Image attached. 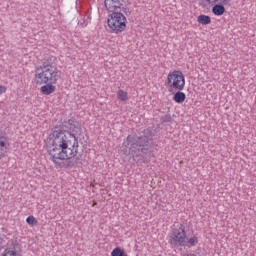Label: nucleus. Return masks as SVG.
Here are the masks:
<instances>
[{
    "instance_id": "nucleus-6",
    "label": "nucleus",
    "mask_w": 256,
    "mask_h": 256,
    "mask_svg": "<svg viewBox=\"0 0 256 256\" xmlns=\"http://www.w3.org/2000/svg\"><path fill=\"white\" fill-rule=\"evenodd\" d=\"M208 5H214L212 7V13L216 17L225 15V6L229 5L233 0H204Z\"/></svg>"
},
{
    "instance_id": "nucleus-5",
    "label": "nucleus",
    "mask_w": 256,
    "mask_h": 256,
    "mask_svg": "<svg viewBox=\"0 0 256 256\" xmlns=\"http://www.w3.org/2000/svg\"><path fill=\"white\" fill-rule=\"evenodd\" d=\"M170 243L178 247H187V234L185 233V226L180 224L173 230Z\"/></svg>"
},
{
    "instance_id": "nucleus-10",
    "label": "nucleus",
    "mask_w": 256,
    "mask_h": 256,
    "mask_svg": "<svg viewBox=\"0 0 256 256\" xmlns=\"http://www.w3.org/2000/svg\"><path fill=\"white\" fill-rule=\"evenodd\" d=\"M197 22H198L200 25H210V23H211V17L208 16V15H205V14L199 15V16L197 17Z\"/></svg>"
},
{
    "instance_id": "nucleus-17",
    "label": "nucleus",
    "mask_w": 256,
    "mask_h": 256,
    "mask_svg": "<svg viewBox=\"0 0 256 256\" xmlns=\"http://www.w3.org/2000/svg\"><path fill=\"white\" fill-rule=\"evenodd\" d=\"M184 256H197L195 254H185Z\"/></svg>"
},
{
    "instance_id": "nucleus-19",
    "label": "nucleus",
    "mask_w": 256,
    "mask_h": 256,
    "mask_svg": "<svg viewBox=\"0 0 256 256\" xmlns=\"http://www.w3.org/2000/svg\"><path fill=\"white\" fill-rule=\"evenodd\" d=\"M95 205H97V202H94L93 205H92V207H95Z\"/></svg>"
},
{
    "instance_id": "nucleus-7",
    "label": "nucleus",
    "mask_w": 256,
    "mask_h": 256,
    "mask_svg": "<svg viewBox=\"0 0 256 256\" xmlns=\"http://www.w3.org/2000/svg\"><path fill=\"white\" fill-rule=\"evenodd\" d=\"M104 5L109 13L119 12L122 6L119 0H104Z\"/></svg>"
},
{
    "instance_id": "nucleus-3",
    "label": "nucleus",
    "mask_w": 256,
    "mask_h": 256,
    "mask_svg": "<svg viewBox=\"0 0 256 256\" xmlns=\"http://www.w3.org/2000/svg\"><path fill=\"white\" fill-rule=\"evenodd\" d=\"M127 16L123 12H111L107 17L108 29L112 33L119 35V33H124L127 31Z\"/></svg>"
},
{
    "instance_id": "nucleus-16",
    "label": "nucleus",
    "mask_w": 256,
    "mask_h": 256,
    "mask_svg": "<svg viewBox=\"0 0 256 256\" xmlns=\"http://www.w3.org/2000/svg\"><path fill=\"white\" fill-rule=\"evenodd\" d=\"M7 93V87L0 85V95H5Z\"/></svg>"
},
{
    "instance_id": "nucleus-9",
    "label": "nucleus",
    "mask_w": 256,
    "mask_h": 256,
    "mask_svg": "<svg viewBox=\"0 0 256 256\" xmlns=\"http://www.w3.org/2000/svg\"><path fill=\"white\" fill-rule=\"evenodd\" d=\"M176 93L173 95V101L175 103H178V105H181L182 103H185V99H187V95L183 90H174Z\"/></svg>"
},
{
    "instance_id": "nucleus-13",
    "label": "nucleus",
    "mask_w": 256,
    "mask_h": 256,
    "mask_svg": "<svg viewBox=\"0 0 256 256\" xmlns=\"http://www.w3.org/2000/svg\"><path fill=\"white\" fill-rule=\"evenodd\" d=\"M197 243H199V238H197V236H192L188 239V241H186V247L187 246L195 247Z\"/></svg>"
},
{
    "instance_id": "nucleus-18",
    "label": "nucleus",
    "mask_w": 256,
    "mask_h": 256,
    "mask_svg": "<svg viewBox=\"0 0 256 256\" xmlns=\"http://www.w3.org/2000/svg\"><path fill=\"white\" fill-rule=\"evenodd\" d=\"M129 139L130 137L127 138L126 145H129Z\"/></svg>"
},
{
    "instance_id": "nucleus-14",
    "label": "nucleus",
    "mask_w": 256,
    "mask_h": 256,
    "mask_svg": "<svg viewBox=\"0 0 256 256\" xmlns=\"http://www.w3.org/2000/svg\"><path fill=\"white\" fill-rule=\"evenodd\" d=\"M26 223L31 225V227H35L37 225V218H35L33 215H30L26 218Z\"/></svg>"
},
{
    "instance_id": "nucleus-1",
    "label": "nucleus",
    "mask_w": 256,
    "mask_h": 256,
    "mask_svg": "<svg viewBox=\"0 0 256 256\" xmlns=\"http://www.w3.org/2000/svg\"><path fill=\"white\" fill-rule=\"evenodd\" d=\"M49 161L60 165L62 161L75 159L79 154V139L67 130L52 131L45 143Z\"/></svg>"
},
{
    "instance_id": "nucleus-8",
    "label": "nucleus",
    "mask_w": 256,
    "mask_h": 256,
    "mask_svg": "<svg viewBox=\"0 0 256 256\" xmlns=\"http://www.w3.org/2000/svg\"><path fill=\"white\" fill-rule=\"evenodd\" d=\"M9 149V138L5 134H0V161L3 159V151Z\"/></svg>"
},
{
    "instance_id": "nucleus-11",
    "label": "nucleus",
    "mask_w": 256,
    "mask_h": 256,
    "mask_svg": "<svg viewBox=\"0 0 256 256\" xmlns=\"http://www.w3.org/2000/svg\"><path fill=\"white\" fill-rule=\"evenodd\" d=\"M117 99H119V101H123V102L128 101L129 94L125 90H118L117 91Z\"/></svg>"
},
{
    "instance_id": "nucleus-4",
    "label": "nucleus",
    "mask_w": 256,
    "mask_h": 256,
    "mask_svg": "<svg viewBox=\"0 0 256 256\" xmlns=\"http://www.w3.org/2000/svg\"><path fill=\"white\" fill-rule=\"evenodd\" d=\"M169 91H183L185 89V74L181 70H172L165 81Z\"/></svg>"
},
{
    "instance_id": "nucleus-15",
    "label": "nucleus",
    "mask_w": 256,
    "mask_h": 256,
    "mask_svg": "<svg viewBox=\"0 0 256 256\" xmlns=\"http://www.w3.org/2000/svg\"><path fill=\"white\" fill-rule=\"evenodd\" d=\"M0 256H21L15 250H5Z\"/></svg>"
},
{
    "instance_id": "nucleus-2",
    "label": "nucleus",
    "mask_w": 256,
    "mask_h": 256,
    "mask_svg": "<svg viewBox=\"0 0 256 256\" xmlns=\"http://www.w3.org/2000/svg\"><path fill=\"white\" fill-rule=\"evenodd\" d=\"M61 79V72L55 65V56L47 58V62L39 66L35 70L34 83L36 85H42L40 87V93L42 95H51L56 90L55 85L57 81Z\"/></svg>"
},
{
    "instance_id": "nucleus-12",
    "label": "nucleus",
    "mask_w": 256,
    "mask_h": 256,
    "mask_svg": "<svg viewBox=\"0 0 256 256\" xmlns=\"http://www.w3.org/2000/svg\"><path fill=\"white\" fill-rule=\"evenodd\" d=\"M111 256H128L127 252H125V249L121 247H116L112 250Z\"/></svg>"
}]
</instances>
